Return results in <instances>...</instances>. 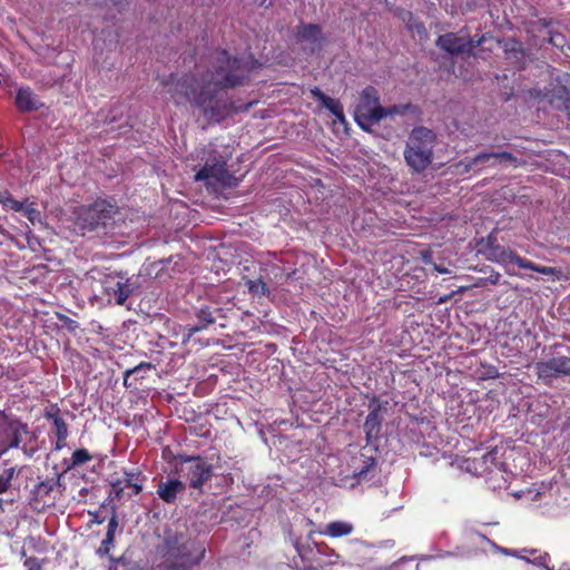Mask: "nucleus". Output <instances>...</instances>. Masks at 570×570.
I'll use <instances>...</instances> for the list:
<instances>
[{
  "label": "nucleus",
  "instance_id": "nucleus-52",
  "mask_svg": "<svg viewBox=\"0 0 570 570\" xmlns=\"http://www.w3.org/2000/svg\"><path fill=\"white\" fill-rule=\"evenodd\" d=\"M505 272H507V274H509V275H515V273H514V272H511V271H510V269H508L507 267H505Z\"/></svg>",
  "mask_w": 570,
  "mask_h": 570
},
{
  "label": "nucleus",
  "instance_id": "nucleus-20",
  "mask_svg": "<svg viewBox=\"0 0 570 570\" xmlns=\"http://www.w3.org/2000/svg\"><path fill=\"white\" fill-rule=\"evenodd\" d=\"M311 95L318 100L335 118L342 122L345 121L343 105L340 100L325 95L318 87L311 89Z\"/></svg>",
  "mask_w": 570,
  "mask_h": 570
},
{
  "label": "nucleus",
  "instance_id": "nucleus-53",
  "mask_svg": "<svg viewBox=\"0 0 570 570\" xmlns=\"http://www.w3.org/2000/svg\"><path fill=\"white\" fill-rule=\"evenodd\" d=\"M446 301H448V297H441V298L439 299V302H440V303H444V302H446Z\"/></svg>",
  "mask_w": 570,
  "mask_h": 570
},
{
  "label": "nucleus",
  "instance_id": "nucleus-12",
  "mask_svg": "<svg viewBox=\"0 0 570 570\" xmlns=\"http://www.w3.org/2000/svg\"><path fill=\"white\" fill-rule=\"evenodd\" d=\"M223 316V308L219 307L217 302L203 303L195 308V324L185 326L186 340H190L196 333L207 330L210 325L215 324L218 317Z\"/></svg>",
  "mask_w": 570,
  "mask_h": 570
},
{
  "label": "nucleus",
  "instance_id": "nucleus-9",
  "mask_svg": "<svg viewBox=\"0 0 570 570\" xmlns=\"http://www.w3.org/2000/svg\"><path fill=\"white\" fill-rule=\"evenodd\" d=\"M28 433V424L0 410V458L10 449H18L22 434Z\"/></svg>",
  "mask_w": 570,
  "mask_h": 570
},
{
  "label": "nucleus",
  "instance_id": "nucleus-44",
  "mask_svg": "<svg viewBox=\"0 0 570 570\" xmlns=\"http://www.w3.org/2000/svg\"><path fill=\"white\" fill-rule=\"evenodd\" d=\"M500 550L505 556H512V557L520 558L522 560H529L528 557L520 554L518 550H511V549H507V548H500Z\"/></svg>",
  "mask_w": 570,
  "mask_h": 570
},
{
  "label": "nucleus",
  "instance_id": "nucleus-49",
  "mask_svg": "<svg viewBox=\"0 0 570 570\" xmlns=\"http://www.w3.org/2000/svg\"><path fill=\"white\" fill-rule=\"evenodd\" d=\"M8 190H0V204L2 205L4 203L6 196H8Z\"/></svg>",
  "mask_w": 570,
  "mask_h": 570
},
{
  "label": "nucleus",
  "instance_id": "nucleus-38",
  "mask_svg": "<svg viewBox=\"0 0 570 570\" xmlns=\"http://www.w3.org/2000/svg\"><path fill=\"white\" fill-rule=\"evenodd\" d=\"M376 465V460L372 456H368L364 460L363 468L358 471V476H365L370 470H372Z\"/></svg>",
  "mask_w": 570,
  "mask_h": 570
},
{
  "label": "nucleus",
  "instance_id": "nucleus-29",
  "mask_svg": "<svg viewBox=\"0 0 570 570\" xmlns=\"http://www.w3.org/2000/svg\"><path fill=\"white\" fill-rule=\"evenodd\" d=\"M92 456L88 452L87 449H77L73 451L71 455V465L72 466H80L86 464L87 462L91 461Z\"/></svg>",
  "mask_w": 570,
  "mask_h": 570
},
{
  "label": "nucleus",
  "instance_id": "nucleus-14",
  "mask_svg": "<svg viewBox=\"0 0 570 570\" xmlns=\"http://www.w3.org/2000/svg\"><path fill=\"white\" fill-rule=\"evenodd\" d=\"M233 178V175L226 169L225 161L219 160H215L213 163L206 161V164L195 175L196 181L214 179L223 185H229Z\"/></svg>",
  "mask_w": 570,
  "mask_h": 570
},
{
  "label": "nucleus",
  "instance_id": "nucleus-30",
  "mask_svg": "<svg viewBox=\"0 0 570 570\" xmlns=\"http://www.w3.org/2000/svg\"><path fill=\"white\" fill-rule=\"evenodd\" d=\"M296 551L302 558V568L305 570H311L314 568V564L312 560L307 557V553H313V549L307 547H299L298 544H295Z\"/></svg>",
  "mask_w": 570,
  "mask_h": 570
},
{
  "label": "nucleus",
  "instance_id": "nucleus-28",
  "mask_svg": "<svg viewBox=\"0 0 570 570\" xmlns=\"http://www.w3.org/2000/svg\"><path fill=\"white\" fill-rule=\"evenodd\" d=\"M520 554L528 557L530 560V556L533 557L532 562L539 566H547L548 554L541 553L538 550L534 549H522L518 550Z\"/></svg>",
  "mask_w": 570,
  "mask_h": 570
},
{
  "label": "nucleus",
  "instance_id": "nucleus-7",
  "mask_svg": "<svg viewBox=\"0 0 570 570\" xmlns=\"http://www.w3.org/2000/svg\"><path fill=\"white\" fill-rule=\"evenodd\" d=\"M117 213L116 207L107 200H96L82 207L77 215V225L83 230H95L99 226L107 227Z\"/></svg>",
  "mask_w": 570,
  "mask_h": 570
},
{
  "label": "nucleus",
  "instance_id": "nucleus-45",
  "mask_svg": "<svg viewBox=\"0 0 570 570\" xmlns=\"http://www.w3.org/2000/svg\"><path fill=\"white\" fill-rule=\"evenodd\" d=\"M433 269L439 274H448L450 272L446 267L438 265L435 263L433 264Z\"/></svg>",
  "mask_w": 570,
  "mask_h": 570
},
{
  "label": "nucleus",
  "instance_id": "nucleus-34",
  "mask_svg": "<svg viewBox=\"0 0 570 570\" xmlns=\"http://www.w3.org/2000/svg\"><path fill=\"white\" fill-rule=\"evenodd\" d=\"M110 495L115 499H121L125 493V485L121 479H117L110 482Z\"/></svg>",
  "mask_w": 570,
  "mask_h": 570
},
{
  "label": "nucleus",
  "instance_id": "nucleus-15",
  "mask_svg": "<svg viewBox=\"0 0 570 570\" xmlns=\"http://www.w3.org/2000/svg\"><path fill=\"white\" fill-rule=\"evenodd\" d=\"M499 465L497 451L491 450L481 456L469 458L465 460L466 471L478 476H484L494 471Z\"/></svg>",
  "mask_w": 570,
  "mask_h": 570
},
{
  "label": "nucleus",
  "instance_id": "nucleus-42",
  "mask_svg": "<svg viewBox=\"0 0 570 570\" xmlns=\"http://www.w3.org/2000/svg\"><path fill=\"white\" fill-rule=\"evenodd\" d=\"M14 475H16V468L11 466V468L4 469L2 471V473L0 474V479L4 480L6 482H8L11 485V482H12Z\"/></svg>",
  "mask_w": 570,
  "mask_h": 570
},
{
  "label": "nucleus",
  "instance_id": "nucleus-25",
  "mask_svg": "<svg viewBox=\"0 0 570 570\" xmlns=\"http://www.w3.org/2000/svg\"><path fill=\"white\" fill-rule=\"evenodd\" d=\"M492 158L511 163L515 167L519 165L518 158L512 153H509V151L479 153L476 155L475 161H487L488 163Z\"/></svg>",
  "mask_w": 570,
  "mask_h": 570
},
{
  "label": "nucleus",
  "instance_id": "nucleus-18",
  "mask_svg": "<svg viewBox=\"0 0 570 570\" xmlns=\"http://www.w3.org/2000/svg\"><path fill=\"white\" fill-rule=\"evenodd\" d=\"M16 108L23 114L37 111L45 107V102L35 94L31 87L18 88L14 97Z\"/></svg>",
  "mask_w": 570,
  "mask_h": 570
},
{
  "label": "nucleus",
  "instance_id": "nucleus-31",
  "mask_svg": "<svg viewBox=\"0 0 570 570\" xmlns=\"http://www.w3.org/2000/svg\"><path fill=\"white\" fill-rule=\"evenodd\" d=\"M56 485V482L53 480H46L41 481L37 484L35 492L38 497H46L49 495L50 492L53 490Z\"/></svg>",
  "mask_w": 570,
  "mask_h": 570
},
{
  "label": "nucleus",
  "instance_id": "nucleus-11",
  "mask_svg": "<svg viewBox=\"0 0 570 570\" xmlns=\"http://www.w3.org/2000/svg\"><path fill=\"white\" fill-rule=\"evenodd\" d=\"M101 288L104 295L109 303L124 305L128 297L134 293V286L130 279L121 273L107 274L101 279Z\"/></svg>",
  "mask_w": 570,
  "mask_h": 570
},
{
  "label": "nucleus",
  "instance_id": "nucleus-4",
  "mask_svg": "<svg viewBox=\"0 0 570 570\" xmlns=\"http://www.w3.org/2000/svg\"><path fill=\"white\" fill-rule=\"evenodd\" d=\"M397 112V107L385 108L380 105L379 90L373 86L365 87L356 105L354 119L356 124L365 131H370L371 127L389 115Z\"/></svg>",
  "mask_w": 570,
  "mask_h": 570
},
{
  "label": "nucleus",
  "instance_id": "nucleus-36",
  "mask_svg": "<svg viewBox=\"0 0 570 570\" xmlns=\"http://www.w3.org/2000/svg\"><path fill=\"white\" fill-rule=\"evenodd\" d=\"M476 159V155L471 158V159H465V160H461L456 167L460 168V167H463V170L462 173H469L475 165L478 164H485L487 161H475Z\"/></svg>",
  "mask_w": 570,
  "mask_h": 570
},
{
  "label": "nucleus",
  "instance_id": "nucleus-35",
  "mask_svg": "<svg viewBox=\"0 0 570 570\" xmlns=\"http://www.w3.org/2000/svg\"><path fill=\"white\" fill-rule=\"evenodd\" d=\"M115 538L114 537H107L102 540L100 547L97 549V554L99 557H104L109 554L111 548L114 547Z\"/></svg>",
  "mask_w": 570,
  "mask_h": 570
},
{
  "label": "nucleus",
  "instance_id": "nucleus-1",
  "mask_svg": "<svg viewBox=\"0 0 570 570\" xmlns=\"http://www.w3.org/2000/svg\"><path fill=\"white\" fill-rule=\"evenodd\" d=\"M195 75L170 73L163 86L176 105L187 101L197 107L209 124H219L236 114L247 111L256 101L237 105L223 94L226 89L244 86L249 81V68L243 59L227 50H215L207 57L206 72Z\"/></svg>",
  "mask_w": 570,
  "mask_h": 570
},
{
  "label": "nucleus",
  "instance_id": "nucleus-43",
  "mask_svg": "<svg viewBox=\"0 0 570 570\" xmlns=\"http://www.w3.org/2000/svg\"><path fill=\"white\" fill-rule=\"evenodd\" d=\"M118 528V520H117V517L116 515H112L108 522V527H107V533L106 535L107 537H114L115 538V532Z\"/></svg>",
  "mask_w": 570,
  "mask_h": 570
},
{
  "label": "nucleus",
  "instance_id": "nucleus-27",
  "mask_svg": "<svg viewBox=\"0 0 570 570\" xmlns=\"http://www.w3.org/2000/svg\"><path fill=\"white\" fill-rule=\"evenodd\" d=\"M246 286L252 294L264 296L269 293L267 284L262 278L247 279Z\"/></svg>",
  "mask_w": 570,
  "mask_h": 570
},
{
  "label": "nucleus",
  "instance_id": "nucleus-6",
  "mask_svg": "<svg viewBox=\"0 0 570 570\" xmlns=\"http://www.w3.org/2000/svg\"><path fill=\"white\" fill-rule=\"evenodd\" d=\"M487 261L504 265L509 262L518 265L520 268L530 269L546 276H557L560 272L556 267L537 265L532 261L521 257L514 250L502 245L490 248H480L479 250Z\"/></svg>",
  "mask_w": 570,
  "mask_h": 570
},
{
  "label": "nucleus",
  "instance_id": "nucleus-22",
  "mask_svg": "<svg viewBox=\"0 0 570 570\" xmlns=\"http://www.w3.org/2000/svg\"><path fill=\"white\" fill-rule=\"evenodd\" d=\"M550 105L560 111L567 114L570 119V90L564 86L554 88L549 97Z\"/></svg>",
  "mask_w": 570,
  "mask_h": 570
},
{
  "label": "nucleus",
  "instance_id": "nucleus-19",
  "mask_svg": "<svg viewBox=\"0 0 570 570\" xmlns=\"http://www.w3.org/2000/svg\"><path fill=\"white\" fill-rule=\"evenodd\" d=\"M504 59L517 70H522L525 67V49L522 43L514 39L509 38L503 41Z\"/></svg>",
  "mask_w": 570,
  "mask_h": 570
},
{
  "label": "nucleus",
  "instance_id": "nucleus-39",
  "mask_svg": "<svg viewBox=\"0 0 570 570\" xmlns=\"http://www.w3.org/2000/svg\"><path fill=\"white\" fill-rule=\"evenodd\" d=\"M498 245H500V244L498 243L497 236L493 233H490L485 238H483L480 242L481 248H490L492 246H498Z\"/></svg>",
  "mask_w": 570,
  "mask_h": 570
},
{
  "label": "nucleus",
  "instance_id": "nucleus-48",
  "mask_svg": "<svg viewBox=\"0 0 570 570\" xmlns=\"http://www.w3.org/2000/svg\"><path fill=\"white\" fill-rule=\"evenodd\" d=\"M259 7L271 8L274 4V0H257Z\"/></svg>",
  "mask_w": 570,
  "mask_h": 570
},
{
  "label": "nucleus",
  "instance_id": "nucleus-50",
  "mask_svg": "<svg viewBox=\"0 0 570 570\" xmlns=\"http://www.w3.org/2000/svg\"><path fill=\"white\" fill-rule=\"evenodd\" d=\"M415 29L417 32H425V27L423 23L415 24Z\"/></svg>",
  "mask_w": 570,
  "mask_h": 570
},
{
  "label": "nucleus",
  "instance_id": "nucleus-3",
  "mask_svg": "<svg viewBox=\"0 0 570 570\" xmlns=\"http://www.w3.org/2000/svg\"><path fill=\"white\" fill-rule=\"evenodd\" d=\"M436 135L433 130L419 126L409 135L403 156L406 165L415 174L424 173L433 163Z\"/></svg>",
  "mask_w": 570,
  "mask_h": 570
},
{
  "label": "nucleus",
  "instance_id": "nucleus-26",
  "mask_svg": "<svg viewBox=\"0 0 570 570\" xmlns=\"http://www.w3.org/2000/svg\"><path fill=\"white\" fill-rule=\"evenodd\" d=\"M154 368V365L149 362H141L137 366L129 368L124 374V385L125 386H131L132 383L129 382L130 376L132 375H141V373H145L146 371H149Z\"/></svg>",
  "mask_w": 570,
  "mask_h": 570
},
{
  "label": "nucleus",
  "instance_id": "nucleus-23",
  "mask_svg": "<svg viewBox=\"0 0 570 570\" xmlns=\"http://www.w3.org/2000/svg\"><path fill=\"white\" fill-rule=\"evenodd\" d=\"M124 476L125 489H131L130 495H137L142 491V482L146 480V476L142 475L140 470H124Z\"/></svg>",
  "mask_w": 570,
  "mask_h": 570
},
{
  "label": "nucleus",
  "instance_id": "nucleus-41",
  "mask_svg": "<svg viewBox=\"0 0 570 570\" xmlns=\"http://www.w3.org/2000/svg\"><path fill=\"white\" fill-rule=\"evenodd\" d=\"M59 320L63 323V325L69 330V331H75L79 327V324L77 321L68 317V316H65V315H59Z\"/></svg>",
  "mask_w": 570,
  "mask_h": 570
},
{
  "label": "nucleus",
  "instance_id": "nucleus-54",
  "mask_svg": "<svg viewBox=\"0 0 570 570\" xmlns=\"http://www.w3.org/2000/svg\"><path fill=\"white\" fill-rule=\"evenodd\" d=\"M561 570H570V567L563 568V569H561Z\"/></svg>",
  "mask_w": 570,
  "mask_h": 570
},
{
  "label": "nucleus",
  "instance_id": "nucleus-51",
  "mask_svg": "<svg viewBox=\"0 0 570 570\" xmlns=\"http://www.w3.org/2000/svg\"><path fill=\"white\" fill-rule=\"evenodd\" d=\"M107 570H118V564H116L114 562H110V564H109Z\"/></svg>",
  "mask_w": 570,
  "mask_h": 570
},
{
  "label": "nucleus",
  "instance_id": "nucleus-46",
  "mask_svg": "<svg viewBox=\"0 0 570 570\" xmlns=\"http://www.w3.org/2000/svg\"><path fill=\"white\" fill-rule=\"evenodd\" d=\"M10 487L11 485L8 482L0 479V494L6 493L10 489Z\"/></svg>",
  "mask_w": 570,
  "mask_h": 570
},
{
  "label": "nucleus",
  "instance_id": "nucleus-47",
  "mask_svg": "<svg viewBox=\"0 0 570 570\" xmlns=\"http://www.w3.org/2000/svg\"><path fill=\"white\" fill-rule=\"evenodd\" d=\"M109 560H110V562H114L116 564H125L126 563V558L124 556H121L119 558H115V557L110 556Z\"/></svg>",
  "mask_w": 570,
  "mask_h": 570
},
{
  "label": "nucleus",
  "instance_id": "nucleus-17",
  "mask_svg": "<svg viewBox=\"0 0 570 570\" xmlns=\"http://www.w3.org/2000/svg\"><path fill=\"white\" fill-rule=\"evenodd\" d=\"M370 409V413L367 414L363 426L365 439L368 444L373 443L380 438L383 423L381 404L377 402H371Z\"/></svg>",
  "mask_w": 570,
  "mask_h": 570
},
{
  "label": "nucleus",
  "instance_id": "nucleus-5",
  "mask_svg": "<svg viewBox=\"0 0 570 570\" xmlns=\"http://www.w3.org/2000/svg\"><path fill=\"white\" fill-rule=\"evenodd\" d=\"M550 357L534 364L538 379L550 383L554 379L570 376V348L561 344H554Z\"/></svg>",
  "mask_w": 570,
  "mask_h": 570
},
{
  "label": "nucleus",
  "instance_id": "nucleus-16",
  "mask_svg": "<svg viewBox=\"0 0 570 570\" xmlns=\"http://www.w3.org/2000/svg\"><path fill=\"white\" fill-rule=\"evenodd\" d=\"M297 40L309 45L312 52L320 51L325 41L321 26L315 23H302L297 27Z\"/></svg>",
  "mask_w": 570,
  "mask_h": 570
},
{
  "label": "nucleus",
  "instance_id": "nucleus-21",
  "mask_svg": "<svg viewBox=\"0 0 570 570\" xmlns=\"http://www.w3.org/2000/svg\"><path fill=\"white\" fill-rule=\"evenodd\" d=\"M185 490V484L179 480L160 482L157 487V494L166 503H174L177 495Z\"/></svg>",
  "mask_w": 570,
  "mask_h": 570
},
{
  "label": "nucleus",
  "instance_id": "nucleus-8",
  "mask_svg": "<svg viewBox=\"0 0 570 570\" xmlns=\"http://www.w3.org/2000/svg\"><path fill=\"white\" fill-rule=\"evenodd\" d=\"M487 40V35H481L478 38L470 37L469 33L460 36L455 32H446L439 36L435 41L436 47L448 52L451 56H474V49L481 46Z\"/></svg>",
  "mask_w": 570,
  "mask_h": 570
},
{
  "label": "nucleus",
  "instance_id": "nucleus-32",
  "mask_svg": "<svg viewBox=\"0 0 570 570\" xmlns=\"http://www.w3.org/2000/svg\"><path fill=\"white\" fill-rule=\"evenodd\" d=\"M488 268H489V276L485 278H480L478 281V283L475 284V286H483L488 283L492 284V285L499 284V282L502 277L501 274L491 267H488Z\"/></svg>",
  "mask_w": 570,
  "mask_h": 570
},
{
  "label": "nucleus",
  "instance_id": "nucleus-40",
  "mask_svg": "<svg viewBox=\"0 0 570 570\" xmlns=\"http://www.w3.org/2000/svg\"><path fill=\"white\" fill-rule=\"evenodd\" d=\"M549 42L557 48H562L564 45V37L561 33L550 32Z\"/></svg>",
  "mask_w": 570,
  "mask_h": 570
},
{
  "label": "nucleus",
  "instance_id": "nucleus-2",
  "mask_svg": "<svg viewBox=\"0 0 570 570\" xmlns=\"http://www.w3.org/2000/svg\"><path fill=\"white\" fill-rule=\"evenodd\" d=\"M160 554L157 570H191L204 560L206 549L187 540L183 533H169L164 538Z\"/></svg>",
  "mask_w": 570,
  "mask_h": 570
},
{
  "label": "nucleus",
  "instance_id": "nucleus-13",
  "mask_svg": "<svg viewBox=\"0 0 570 570\" xmlns=\"http://www.w3.org/2000/svg\"><path fill=\"white\" fill-rule=\"evenodd\" d=\"M43 417L52 423V433L56 435V450H61L67 444L69 435L68 424L61 416V410L58 404L46 406Z\"/></svg>",
  "mask_w": 570,
  "mask_h": 570
},
{
  "label": "nucleus",
  "instance_id": "nucleus-37",
  "mask_svg": "<svg viewBox=\"0 0 570 570\" xmlns=\"http://www.w3.org/2000/svg\"><path fill=\"white\" fill-rule=\"evenodd\" d=\"M24 216L32 223L35 224V222L39 220L40 219V212L35 208L33 206H28V207H24V209L22 210Z\"/></svg>",
  "mask_w": 570,
  "mask_h": 570
},
{
  "label": "nucleus",
  "instance_id": "nucleus-10",
  "mask_svg": "<svg viewBox=\"0 0 570 570\" xmlns=\"http://www.w3.org/2000/svg\"><path fill=\"white\" fill-rule=\"evenodd\" d=\"M180 470L185 472L189 487L202 490L203 485L213 478V465L202 456L178 455L176 458Z\"/></svg>",
  "mask_w": 570,
  "mask_h": 570
},
{
  "label": "nucleus",
  "instance_id": "nucleus-33",
  "mask_svg": "<svg viewBox=\"0 0 570 570\" xmlns=\"http://www.w3.org/2000/svg\"><path fill=\"white\" fill-rule=\"evenodd\" d=\"M2 206L6 209H12L14 212H22L24 209L23 203L14 199L10 193L8 194V196H6Z\"/></svg>",
  "mask_w": 570,
  "mask_h": 570
},
{
  "label": "nucleus",
  "instance_id": "nucleus-24",
  "mask_svg": "<svg viewBox=\"0 0 570 570\" xmlns=\"http://www.w3.org/2000/svg\"><path fill=\"white\" fill-rule=\"evenodd\" d=\"M353 531L354 525L347 521H332L326 524L322 533L331 538H341L350 535Z\"/></svg>",
  "mask_w": 570,
  "mask_h": 570
}]
</instances>
